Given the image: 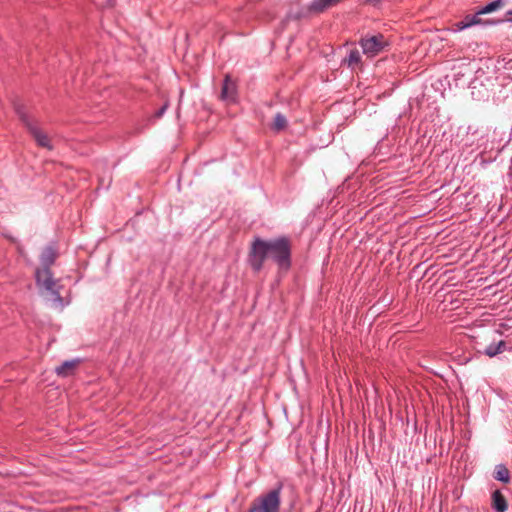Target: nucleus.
<instances>
[{
    "label": "nucleus",
    "mask_w": 512,
    "mask_h": 512,
    "mask_svg": "<svg viewBox=\"0 0 512 512\" xmlns=\"http://www.w3.org/2000/svg\"><path fill=\"white\" fill-rule=\"evenodd\" d=\"M267 260H271L279 272H288L292 267V242L288 236L264 240L255 236L250 244L247 262L251 269L260 272Z\"/></svg>",
    "instance_id": "nucleus-1"
},
{
    "label": "nucleus",
    "mask_w": 512,
    "mask_h": 512,
    "mask_svg": "<svg viewBox=\"0 0 512 512\" xmlns=\"http://www.w3.org/2000/svg\"><path fill=\"white\" fill-rule=\"evenodd\" d=\"M57 257L58 252L54 246L50 245L45 247L40 256L41 268L36 269L35 279L37 285L49 291L55 301L62 302L59 291L61 286L58 284V280L53 279V273L51 271V267L54 265Z\"/></svg>",
    "instance_id": "nucleus-2"
},
{
    "label": "nucleus",
    "mask_w": 512,
    "mask_h": 512,
    "mask_svg": "<svg viewBox=\"0 0 512 512\" xmlns=\"http://www.w3.org/2000/svg\"><path fill=\"white\" fill-rule=\"evenodd\" d=\"M282 488L283 483L279 482L273 489L255 498L248 512H280Z\"/></svg>",
    "instance_id": "nucleus-3"
},
{
    "label": "nucleus",
    "mask_w": 512,
    "mask_h": 512,
    "mask_svg": "<svg viewBox=\"0 0 512 512\" xmlns=\"http://www.w3.org/2000/svg\"><path fill=\"white\" fill-rule=\"evenodd\" d=\"M14 109L16 114L18 115L21 122L25 125V127L28 129L29 133L32 135L34 140L36 141L37 145L46 148L48 150L53 149V145L51 144V140L49 136L44 133L34 122L30 116L28 115L26 108L22 104H15Z\"/></svg>",
    "instance_id": "nucleus-4"
},
{
    "label": "nucleus",
    "mask_w": 512,
    "mask_h": 512,
    "mask_svg": "<svg viewBox=\"0 0 512 512\" xmlns=\"http://www.w3.org/2000/svg\"><path fill=\"white\" fill-rule=\"evenodd\" d=\"M359 45L368 58H373L383 52L389 46V43L383 34L377 33L361 37Z\"/></svg>",
    "instance_id": "nucleus-5"
},
{
    "label": "nucleus",
    "mask_w": 512,
    "mask_h": 512,
    "mask_svg": "<svg viewBox=\"0 0 512 512\" xmlns=\"http://www.w3.org/2000/svg\"><path fill=\"white\" fill-rule=\"evenodd\" d=\"M342 0H313L305 9L297 12L294 16L295 19L306 18L310 15H318L326 10L335 7Z\"/></svg>",
    "instance_id": "nucleus-6"
},
{
    "label": "nucleus",
    "mask_w": 512,
    "mask_h": 512,
    "mask_svg": "<svg viewBox=\"0 0 512 512\" xmlns=\"http://www.w3.org/2000/svg\"><path fill=\"white\" fill-rule=\"evenodd\" d=\"M237 96V86L229 74H226L221 88V99L234 102Z\"/></svg>",
    "instance_id": "nucleus-7"
},
{
    "label": "nucleus",
    "mask_w": 512,
    "mask_h": 512,
    "mask_svg": "<svg viewBox=\"0 0 512 512\" xmlns=\"http://www.w3.org/2000/svg\"><path fill=\"white\" fill-rule=\"evenodd\" d=\"M341 66L355 71L357 68L362 69V57L361 53L357 48H352L348 51V54L341 60Z\"/></svg>",
    "instance_id": "nucleus-8"
},
{
    "label": "nucleus",
    "mask_w": 512,
    "mask_h": 512,
    "mask_svg": "<svg viewBox=\"0 0 512 512\" xmlns=\"http://www.w3.org/2000/svg\"><path fill=\"white\" fill-rule=\"evenodd\" d=\"M81 363L80 359H72L64 361L61 365L55 368L57 376L66 378L74 374L75 370Z\"/></svg>",
    "instance_id": "nucleus-9"
},
{
    "label": "nucleus",
    "mask_w": 512,
    "mask_h": 512,
    "mask_svg": "<svg viewBox=\"0 0 512 512\" xmlns=\"http://www.w3.org/2000/svg\"><path fill=\"white\" fill-rule=\"evenodd\" d=\"M491 507L496 512H506L508 509V503L504 495L500 490H495L491 496Z\"/></svg>",
    "instance_id": "nucleus-10"
},
{
    "label": "nucleus",
    "mask_w": 512,
    "mask_h": 512,
    "mask_svg": "<svg viewBox=\"0 0 512 512\" xmlns=\"http://www.w3.org/2000/svg\"><path fill=\"white\" fill-rule=\"evenodd\" d=\"M507 344L504 340H500L498 342H492L482 351L483 354L492 358L497 356L498 354L504 352L506 350Z\"/></svg>",
    "instance_id": "nucleus-11"
},
{
    "label": "nucleus",
    "mask_w": 512,
    "mask_h": 512,
    "mask_svg": "<svg viewBox=\"0 0 512 512\" xmlns=\"http://www.w3.org/2000/svg\"><path fill=\"white\" fill-rule=\"evenodd\" d=\"M288 126V122L286 117L282 113H277L274 117V120L270 126L271 130L275 133H279L285 130Z\"/></svg>",
    "instance_id": "nucleus-12"
},
{
    "label": "nucleus",
    "mask_w": 512,
    "mask_h": 512,
    "mask_svg": "<svg viewBox=\"0 0 512 512\" xmlns=\"http://www.w3.org/2000/svg\"><path fill=\"white\" fill-rule=\"evenodd\" d=\"M494 478L503 483H509L510 471L505 464H498L495 467Z\"/></svg>",
    "instance_id": "nucleus-13"
},
{
    "label": "nucleus",
    "mask_w": 512,
    "mask_h": 512,
    "mask_svg": "<svg viewBox=\"0 0 512 512\" xmlns=\"http://www.w3.org/2000/svg\"><path fill=\"white\" fill-rule=\"evenodd\" d=\"M503 4H504L503 0L492 1V2L488 3L487 5L478 9V14L484 15V14L492 13V12L496 11L497 9L501 8L503 6Z\"/></svg>",
    "instance_id": "nucleus-14"
},
{
    "label": "nucleus",
    "mask_w": 512,
    "mask_h": 512,
    "mask_svg": "<svg viewBox=\"0 0 512 512\" xmlns=\"http://www.w3.org/2000/svg\"><path fill=\"white\" fill-rule=\"evenodd\" d=\"M482 14H478V10L474 13V14H471V25L474 26V25H479V24H483V25H495V24H498L500 22H502V20H497V21H494V20H483L480 16Z\"/></svg>",
    "instance_id": "nucleus-15"
},
{
    "label": "nucleus",
    "mask_w": 512,
    "mask_h": 512,
    "mask_svg": "<svg viewBox=\"0 0 512 512\" xmlns=\"http://www.w3.org/2000/svg\"><path fill=\"white\" fill-rule=\"evenodd\" d=\"M471 14H468L464 16V18L454 24V30L455 31H462L464 29H467L469 27H472L471 25Z\"/></svg>",
    "instance_id": "nucleus-16"
},
{
    "label": "nucleus",
    "mask_w": 512,
    "mask_h": 512,
    "mask_svg": "<svg viewBox=\"0 0 512 512\" xmlns=\"http://www.w3.org/2000/svg\"><path fill=\"white\" fill-rule=\"evenodd\" d=\"M169 107V102L166 101L154 114L155 118H161Z\"/></svg>",
    "instance_id": "nucleus-17"
},
{
    "label": "nucleus",
    "mask_w": 512,
    "mask_h": 512,
    "mask_svg": "<svg viewBox=\"0 0 512 512\" xmlns=\"http://www.w3.org/2000/svg\"><path fill=\"white\" fill-rule=\"evenodd\" d=\"M506 16H507L508 20L512 21V10L508 11L506 13Z\"/></svg>",
    "instance_id": "nucleus-18"
}]
</instances>
